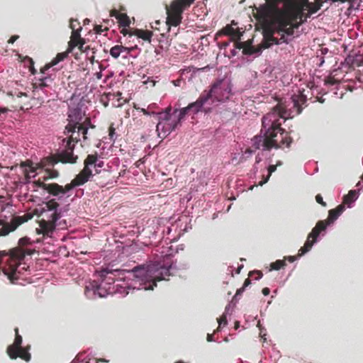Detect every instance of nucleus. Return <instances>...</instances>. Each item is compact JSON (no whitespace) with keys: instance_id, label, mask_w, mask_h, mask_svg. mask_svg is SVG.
<instances>
[{"instance_id":"nucleus-1","label":"nucleus","mask_w":363,"mask_h":363,"mask_svg":"<svg viewBox=\"0 0 363 363\" xmlns=\"http://www.w3.org/2000/svg\"><path fill=\"white\" fill-rule=\"evenodd\" d=\"M172 267V262L162 264L152 262L147 264H137L131 269L125 264L118 269L102 268L96 272L98 280H93L86 285L84 294L88 298H104L116 294L125 297L130 289L153 290L156 284H148V280L162 279L164 275L169 274Z\"/></svg>"},{"instance_id":"nucleus-2","label":"nucleus","mask_w":363,"mask_h":363,"mask_svg":"<svg viewBox=\"0 0 363 363\" xmlns=\"http://www.w3.org/2000/svg\"><path fill=\"white\" fill-rule=\"evenodd\" d=\"M303 91L304 90L301 91L300 89H297L296 92L293 91V94H288L284 101H280L267 114L272 116V126L268 134L269 144L265 142L264 150L291 147L293 139L289 135V133L281 128V124L287 119L301 113V106L307 101V96Z\"/></svg>"},{"instance_id":"nucleus-3","label":"nucleus","mask_w":363,"mask_h":363,"mask_svg":"<svg viewBox=\"0 0 363 363\" xmlns=\"http://www.w3.org/2000/svg\"><path fill=\"white\" fill-rule=\"evenodd\" d=\"M82 184L76 176L69 184L60 186L56 197H53V202L43 201L42 205L35 208L34 213L40 218V228L36 230L38 234L43 235V241L52 240L56 230L67 228V221L63 218L69 210V203L60 206L55 201H65L71 196L73 190Z\"/></svg>"},{"instance_id":"nucleus-4","label":"nucleus","mask_w":363,"mask_h":363,"mask_svg":"<svg viewBox=\"0 0 363 363\" xmlns=\"http://www.w3.org/2000/svg\"><path fill=\"white\" fill-rule=\"evenodd\" d=\"M257 11L263 24L269 26L274 35H280V38H276L274 41L277 45H289L294 40V27L289 26L298 18L299 13L296 10L284 11H281L279 6L263 3L257 8Z\"/></svg>"},{"instance_id":"nucleus-5","label":"nucleus","mask_w":363,"mask_h":363,"mask_svg":"<svg viewBox=\"0 0 363 363\" xmlns=\"http://www.w3.org/2000/svg\"><path fill=\"white\" fill-rule=\"evenodd\" d=\"M82 126L79 124L78 127L75 129V133H69V134L65 129V133L67 135H69L68 139L64 138L62 140V143H60V147L57 152V160H53L52 161V165L54 166L55 164L58 162L62 163H70L74 164L77 162L78 158L77 155L74 154V150L75 147V144L77 143L79 140V134L80 132L82 133Z\"/></svg>"},{"instance_id":"nucleus-6","label":"nucleus","mask_w":363,"mask_h":363,"mask_svg":"<svg viewBox=\"0 0 363 363\" xmlns=\"http://www.w3.org/2000/svg\"><path fill=\"white\" fill-rule=\"evenodd\" d=\"M34 171L28 173L24 183L27 184L28 190L35 193V197L42 200H48L53 202V197H56L61 185L57 183H45L40 180L31 181V178L35 177Z\"/></svg>"},{"instance_id":"nucleus-7","label":"nucleus","mask_w":363,"mask_h":363,"mask_svg":"<svg viewBox=\"0 0 363 363\" xmlns=\"http://www.w3.org/2000/svg\"><path fill=\"white\" fill-rule=\"evenodd\" d=\"M84 106V97L72 96L70 99V104L68 108L67 116L69 123L66 125L65 129L67 133H74L75 129L78 127L80 121L83 118L82 108Z\"/></svg>"},{"instance_id":"nucleus-8","label":"nucleus","mask_w":363,"mask_h":363,"mask_svg":"<svg viewBox=\"0 0 363 363\" xmlns=\"http://www.w3.org/2000/svg\"><path fill=\"white\" fill-rule=\"evenodd\" d=\"M172 109L171 106L167 107L161 111L157 119L156 131L160 138L164 139L174 131L179 125L176 120L172 121Z\"/></svg>"},{"instance_id":"nucleus-9","label":"nucleus","mask_w":363,"mask_h":363,"mask_svg":"<svg viewBox=\"0 0 363 363\" xmlns=\"http://www.w3.org/2000/svg\"><path fill=\"white\" fill-rule=\"evenodd\" d=\"M223 81V79H218L211 84L208 90L203 91L196 101L189 104L188 107L190 109V112L193 114H197L201 111H203L205 113H208L211 108H204L203 106L213 96Z\"/></svg>"},{"instance_id":"nucleus-10","label":"nucleus","mask_w":363,"mask_h":363,"mask_svg":"<svg viewBox=\"0 0 363 363\" xmlns=\"http://www.w3.org/2000/svg\"><path fill=\"white\" fill-rule=\"evenodd\" d=\"M104 166V161L98 158L96 155H89L84 161V169L77 175L80 179L81 184H84L91 180L94 174L92 169H95L96 174H101V170L99 169Z\"/></svg>"},{"instance_id":"nucleus-11","label":"nucleus","mask_w":363,"mask_h":363,"mask_svg":"<svg viewBox=\"0 0 363 363\" xmlns=\"http://www.w3.org/2000/svg\"><path fill=\"white\" fill-rule=\"evenodd\" d=\"M195 0H174L171 4V13H168L167 24L170 26H179L182 19L184 11Z\"/></svg>"},{"instance_id":"nucleus-12","label":"nucleus","mask_w":363,"mask_h":363,"mask_svg":"<svg viewBox=\"0 0 363 363\" xmlns=\"http://www.w3.org/2000/svg\"><path fill=\"white\" fill-rule=\"evenodd\" d=\"M16 337L13 344L10 345L7 347L6 352L9 357L12 359H16L18 357H21L26 362H29L31 358V355L29 353V348H23L22 347L23 339L22 337L18 334V329L16 328Z\"/></svg>"},{"instance_id":"nucleus-13","label":"nucleus","mask_w":363,"mask_h":363,"mask_svg":"<svg viewBox=\"0 0 363 363\" xmlns=\"http://www.w3.org/2000/svg\"><path fill=\"white\" fill-rule=\"evenodd\" d=\"M272 116L270 115H265L262 119V128L259 133L253 137L252 139V146L259 150L262 146V151L264 148L265 142L269 144V132L270 131V126H272Z\"/></svg>"},{"instance_id":"nucleus-14","label":"nucleus","mask_w":363,"mask_h":363,"mask_svg":"<svg viewBox=\"0 0 363 363\" xmlns=\"http://www.w3.org/2000/svg\"><path fill=\"white\" fill-rule=\"evenodd\" d=\"M184 245H183V244L178 245L174 252H173V250H172V247H169L168 253H167L164 256H162V259L161 260L157 261L158 262L161 263L162 264H163L164 263H169V262L172 263L173 267L169 269V274L164 275L163 278L161 279H159L157 278H151L150 280H148V282H147L148 284H155L157 285L156 282L157 281L165 280L166 279V277H169V276L172 275V273L170 272L171 269L178 270L179 269H178V267L176 265V262H176V260H174L173 259L174 255L177 253L179 251L184 250ZM152 262V261H150V262H147L145 264H149V263H150Z\"/></svg>"},{"instance_id":"nucleus-15","label":"nucleus","mask_w":363,"mask_h":363,"mask_svg":"<svg viewBox=\"0 0 363 363\" xmlns=\"http://www.w3.org/2000/svg\"><path fill=\"white\" fill-rule=\"evenodd\" d=\"M32 217L31 215L28 216L26 218L23 216H19L14 217L10 223H6L0 228V236L9 235L11 232L14 231L21 224L26 222Z\"/></svg>"},{"instance_id":"nucleus-16","label":"nucleus","mask_w":363,"mask_h":363,"mask_svg":"<svg viewBox=\"0 0 363 363\" xmlns=\"http://www.w3.org/2000/svg\"><path fill=\"white\" fill-rule=\"evenodd\" d=\"M318 229H312L311 232L308 234L307 240L304 245L301 247L298 251V256L301 257L306 253L309 252L314 244L320 241L321 237L319 236Z\"/></svg>"},{"instance_id":"nucleus-17","label":"nucleus","mask_w":363,"mask_h":363,"mask_svg":"<svg viewBox=\"0 0 363 363\" xmlns=\"http://www.w3.org/2000/svg\"><path fill=\"white\" fill-rule=\"evenodd\" d=\"M264 28L263 31V39L260 44V48L263 50L264 49H268L272 48L273 45H277L276 37L274 36L272 29L267 25H264Z\"/></svg>"},{"instance_id":"nucleus-18","label":"nucleus","mask_w":363,"mask_h":363,"mask_svg":"<svg viewBox=\"0 0 363 363\" xmlns=\"http://www.w3.org/2000/svg\"><path fill=\"white\" fill-rule=\"evenodd\" d=\"M177 227L180 228V231L179 235L172 239H171V242L177 241L181 235L184 234L185 232H187L189 229H191V219H189L186 216H182L179 218V219L176 222Z\"/></svg>"},{"instance_id":"nucleus-19","label":"nucleus","mask_w":363,"mask_h":363,"mask_svg":"<svg viewBox=\"0 0 363 363\" xmlns=\"http://www.w3.org/2000/svg\"><path fill=\"white\" fill-rule=\"evenodd\" d=\"M272 6H279V4H282L283 6L281 8V11H289L296 9L297 0H266Z\"/></svg>"},{"instance_id":"nucleus-20","label":"nucleus","mask_w":363,"mask_h":363,"mask_svg":"<svg viewBox=\"0 0 363 363\" xmlns=\"http://www.w3.org/2000/svg\"><path fill=\"white\" fill-rule=\"evenodd\" d=\"M262 53V50L259 48H255L253 46H244L242 48V55L247 56V61L251 62L255 57L260 56Z\"/></svg>"},{"instance_id":"nucleus-21","label":"nucleus","mask_w":363,"mask_h":363,"mask_svg":"<svg viewBox=\"0 0 363 363\" xmlns=\"http://www.w3.org/2000/svg\"><path fill=\"white\" fill-rule=\"evenodd\" d=\"M345 63L349 66L360 67L363 63V55L359 52L350 53L345 59Z\"/></svg>"},{"instance_id":"nucleus-22","label":"nucleus","mask_w":363,"mask_h":363,"mask_svg":"<svg viewBox=\"0 0 363 363\" xmlns=\"http://www.w3.org/2000/svg\"><path fill=\"white\" fill-rule=\"evenodd\" d=\"M359 196V189L350 190L348 194L343 196V202L347 204V208L353 207L354 202Z\"/></svg>"},{"instance_id":"nucleus-23","label":"nucleus","mask_w":363,"mask_h":363,"mask_svg":"<svg viewBox=\"0 0 363 363\" xmlns=\"http://www.w3.org/2000/svg\"><path fill=\"white\" fill-rule=\"evenodd\" d=\"M207 185L204 176H199L194 179L190 184V190L193 192L201 191Z\"/></svg>"},{"instance_id":"nucleus-24","label":"nucleus","mask_w":363,"mask_h":363,"mask_svg":"<svg viewBox=\"0 0 363 363\" xmlns=\"http://www.w3.org/2000/svg\"><path fill=\"white\" fill-rule=\"evenodd\" d=\"M335 220H333V218L329 217L326 221L324 220H319L313 229H318V232L319 233V236H325L326 233V230L328 226L332 225L334 223Z\"/></svg>"},{"instance_id":"nucleus-25","label":"nucleus","mask_w":363,"mask_h":363,"mask_svg":"<svg viewBox=\"0 0 363 363\" xmlns=\"http://www.w3.org/2000/svg\"><path fill=\"white\" fill-rule=\"evenodd\" d=\"M67 52H60L58 53L55 57H54L51 62L45 65L43 69H42V73L45 74V71L50 69L51 67L57 65L59 62L63 61L65 58L67 57Z\"/></svg>"},{"instance_id":"nucleus-26","label":"nucleus","mask_w":363,"mask_h":363,"mask_svg":"<svg viewBox=\"0 0 363 363\" xmlns=\"http://www.w3.org/2000/svg\"><path fill=\"white\" fill-rule=\"evenodd\" d=\"M323 6V2L321 0H318L314 4L310 5L309 10L308 13H306L305 18L302 19L301 18V23H304L307 21L308 18H311V16L313 14L318 12V10L320 9L321 6Z\"/></svg>"},{"instance_id":"nucleus-27","label":"nucleus","mask_w":363,"mask_h":363,"mask_svg":"<svg viewBox=\"0 0 363 363\" xmlns=\"http://www.w3.org/2000/svg\"><path fill=\"white\" fill-rule=\"evenodd\" d=\"M138 46L135 45L134 47H125V50L123 51V59H129V58H136L138 57V52L134 53V52L138 50Z\"/></svg>"},{"instance_id":"nucleus-28","label":"nucleus","mask_w":363,"mask_h":363,"mask_svg":"<svg viewBox=\"0 0 363 363\" xmlns=\"http://www.w3.org/2000/svg\"><path fill=\"white\" fill-rule=\"evenodd\" d=\"M345 210V206L343 204H340L337 206L335 209H331L328 212V216L332 217L333 220H336L339 216L343 213Z\"/></svg>"},{"instance_id":"nucleus-29","label":"nucleus","mask_w":363,"mask_h":363,"mask_svg":"<svg viewBox=\"0 0 363 363\" xmlns=\"http://www.w3.org/2000/svg\"><path fill=\"white\" fill-rule=\"evenodd\" d=\"M125 50V46L121 45H116L110 50V55L114 59H117L121 55L123 57V51Z\"/></svg>"},{"instance_id":"nucleus-30","label":"nucleus","mask_w":363,"mask_h":363,"mask_svg":"<svg viewBox=\"0 0 363 363\" xmlns=\"http://www.w3.org/2000/svg\"><path fill=\"white\" fill-rule=\"evenodd\" d=\"M118 16V23L120 27L127 28L130 25V20L126 13H122L121 15H117Z\"/></svg>"},{"instance_id":"nucleus-31","label":"nucleus","mask_w":363,"mask_h":363,"mask_svg":"<svg viewBox=\"0 0 363 363\" xmlns=\"http://www.w3.org/2000/svg\"><path fill=\"white\" fill-rule=\"evenodd\" d=\"M277 165L269 164L267 167V174L266 176H263V179L259 182L258 185L263 186L266 184L269 180L272 174L277 170Z\"/></svg>"},{"instance_id":"nucleus-32","label":"nucleus","mask_w":363,"mask_h":363,"mask_svg":"<svg viewBox=\"0 0 363 363\" xmlns=\"http://www.w3.org/2000/svg\"><path fill=\"white\" fill-rule=\"evenodd\" d=\"M152 32L151 30H138L136 35L145 41L150 42L152 36Z\"/></svg>"},{"instance_id":"nucleus-33","label":"nucleus","mask_w":363,"mask_h":363,"mask_svg":"<svg viewBox=\"0 0 363 363\" xmlns=\"http://www.w3.org/2000/svg\"><path fill=\"white\" fill-rule=\"evenodd\" d=\"M177 111H179V114L177 116V119L176 120L178 121V123L180 125L181 120L185 117L186 114H188L190 112V109L189 108L188 106L184 108H182L180 109H174L173 113H176Z\"/></svg>"},{"instance_id":"nucleus-34","label":"nucleus","mask_w":363,"mask_h":363,"mask_svg":"<svg viewBox=\"0 0 363 363\" xmlns=\"http://www.w3.org/2000/svg\"><path fill=\"white\" fill-rule=\"evenodd\" d=\"M39 80V86L40 88H43L50 86V84L53 82V78L51 75L47 74L46 76H43Z\"/></svg>"},{"instance_id":"nucleus-35","label":"nucleus","mask_w":363,"mask_h":363,"mask_svg":"<svg viewBox=\"0 0 363 363\" xmlns=\"http://www.w3.org/2000/svg\"><path fill=\"white\" fill-rule=\"evenodd\" d=\"M160 43H164V45L161 44L160 46L156 48L155 50V52L156 53L157 55H160L162 56L163 52L168 50L169 47L170 46V43L168 41H165L164 42V41H162V40H160Z\"/></svg>"},{"instance_id":"nucleus-36","label":"nucleus","mask_w":363,"mask_h":363,"mask_svg":"<svg viewBox=\"0 0 363 363\" xmlns=\"http://www.w3.org/2000/svg\"><path fill=\"white\" fill-rule=\"evenodd\" d=\"M245 161V154L234 153L231 158V162L234 165H238Z\"/></svg>"},{"instance_id":"nucleus-37","label":"nucleus","mask_w":363,"mask_h":363,"mask_svg":"<svg viewBox=\"0 0 363 363\" xmlns=\"http://www.w3.org/2000/svg\"><path fill=\"white\" fill-rule=\"evenodd\" d=\"M95 125L91 124L90 119L86 118L84 121V126L82 127V134H83V139L84 140H86L87 137V133L89 128H94Z\"/></svg>"},{"instance_id":"nucleus-38","label":"nucleus","mask_w":363,"mask_h":363,"mask_svg":"<svg viewBox=\"0 0 363 363\" xmlns=\"http://www.w3.org/2000/svg\"><path fill=\"white\" fill-rule=\"evenodd\" d=\"M359 6V4L357 0H350L349 1V7L347 8V11L346 13L350 15L353 10L358 9Z\"/></svg>"},{"instance_id":"nucleus-39","label":"nucleus","mask_w":363,"mask_h":363,"mask_svg":"<svg viewBox=\"0 0 363 363\" xmlns=\"http://www.w3.org/2000/svg\"><path fill=\"white\" fill-rule=\"evenodd\" d=\"M271 270H279L281 268L286 266V262L284 260L278 259L271 264Z\"/></svg>"},{"instance_id":"nucleus-40","label":"nucleus","mask_w":363,"mask_h":363,"mask_svg":"<svg viewBox=\"0 0 363 363\" xmlns=\"http://www.w3.org/2000/svg\"><path fill=\"white\" fill-rule=\"evenodd\" d=\"M296 10L299 13L298 18L296 21L299 20V23H298V25L295 26L294 28H298V26L302 24V23H301V18L302 19H304L306 13H303V10H304L303 7H301V8L298 9V1H297V5H296Z\"/></svg>"},{"instance_id":"nucleus-41","label":"nucleus","mask_w":363,"mask_h":363,"mask_svg":"<svg viewBox=\"0 0 363 363\" xmlns=\"http://www.w3.org/2000/svg\"><path fill=\"white\" fill-rule=\"evenodd\" d=\"M242 48H243V43L236 42L235 47L230 50L231 56L235 57L238 53V50L242 51Z\"/></svg>"},{"instance_id":"nucleus-42","label":"nucleus","mask_w":363,"mask_h":363,"mask_svg":"<svg viewBox=\"0 0 363 363\" xmlns=\"http://www.w3.org/2000/svg\"><path fill=\"white\" fill-rule=\"evenodd\" d=\"M192 193L193 191H190V192H189L185 196H184L183 198L180 199V205L182 206H186L189 201H190L192 198H193V195H192Z\"/></svg>"},{"instance_id":"nucleus-43","label":"nucleus","mask_w":363,"mask_h":363,"mask_svg":"<svg viewBox=\"0 0 363 363\" xmlns=\"http://www.w3.org/2000/svg\"><path fill=\"white\" fill-rule=\"evenodd\" d=\"M86 357L85 353H79L70 363H83Z\"/></svg>"},{"instance_id":"nucleus-44","label":"nucleus","mask_w":363,"mask_h":363,"mask_svg":"<svg viewBox=\"0 0 363 363\" xmlns=\"http://www.w3.org/2000/svg\"><path fill=\"white\" fill-rule=\"evenodd\" d=\"M82 30V27L79 26L78 28L77 29H74L72 32V40H80L81 38V34H80V32Z\"/></svg>"},{"instance_id":"nucleus-45","label":"nucleus","mask_w":363,"mask_h":363,"mask_svg":"<svg viewBox=\"0 0 363 363\" xmlns=\"http://www.w3.org/2000/svg\"><path fill=\"white\" fill-rule=\"evenodd\" d=\"M142 112L145 116H155L157 118V120L159 118V117L160 116V114H161V111H159V112L150 111H148V110H147L145 108H143L142 109Z\"/></svg>"},{"instance_id":"nucleus-46","label":"nucleus","mask_w":363,"mask_h":363,"mask_svg":"<svg viewBox=\"0 0 363 363\" xmlns=\"http://www.w3.org/2000/svg\"><path fill=\"white\" fill-rule=\"evenodd\" d=\"M337 84V79H335L333 77H325L324 79V84L326 86H334V85H336Z\"/></svg>"},{"instance_id":"nucleus-47","label":"nucleus","mask_w":363,"mask_h":363,"mask_svg":"<svg viewBox=\"0 0 363 363\" xmlns=\"http://www.w3.org/2000/svg\"><path fill=\"white\" fill-rule=\"evenodd\" d=\"M245 291L244 288H240L237 290L235 294L234 295L233 298V301H235V303L233 304V306H235V303L239 301L240 296L242 294V293Z\"/></svg>"},{"instance_id":"nucleus-48","label":"nucleus","mask_w":363,"mask_h":363,"mask_svg":"<svg viewBox=\"0 0 363 363\" xmlns=\"http://www.w3.org/2000/svg\"><path fill=\"white\" fill-rule=\"evenodd\" d=\"M218 324H219V327L216 330V332H219L220 330V327L223 325V326L226 325L228 324V320H227V317H226V315L225 314H223L221 318H220L218 319Z\"/></svg>"},{"instance_id":"nucleus-49","label":"nucleus","mask_w":363,"mask_h":363,"mask_svg":"<svg viewBox=\"0 0 363 363\" xmlns=\"http://www.w3.org/2000/svg\"><path fill=\"white\" fill-rule=\"evenodd\" d=\"M10 110L6 107L0 106V121H3L6 118V114Z\"/></svg>"},{"instance_id":"nucleus-50","label":"nucleus","mask_w":363,"mask_h":363,"mask_svg":"<svg viewBox=\"0 0 363 363\" xmlns=\"http://www.w3.org/2000/svg\"><path fill=\"white\" fill-rule=\"evenodd\" d=\"M315 59L317 60V63L316 65H318V67H320L321 66H323V65L324 64L325 62V58H324V56H322L321 55H319L318 52H317V55L315 56Z\"/></svg>"},{"instance_id":"nucleus-51","label":"nucleus","mask_w":363,"mask_h":363,"mask_svg":"<svg viewBox=\"0 0 363 363\" xmlns=\"http://www.w3.org/2000/svg\"><path fill=\"white\" fill-rule=\"evenodd\" d=\"M48 176H44L43 179L45 180L48 177L49 178H56L58 177L59 173L57 170H51L50 172H48Z\"/></svg>"},{"instance_id":"nucleus-52","label":"nucleus","mask_w":363,"mask_h":363,"mask_svg":"<svg viewBox=\"0 0 363 363\" xmlns=\"http://www.w3.org/2000/svg\"><path fill=\"white\" fill-rule=\"evenodd\" d=\"M77 45V43L72 40L69 43L68 48L65 52H67V55L72 52L73 49Z\"/></svg>"},{"instance_id":"nucleus-53","label":"nucleus","mask_w":363,"mask_h":363,"mask_svg":"<svg viewBox=\"0 0 363 363\" xmlns=\"http://www.w3.org/2000/svg\"><path fill=\"white\" fill-rule=\"evenodd\" d=\"M262 161V157L258 154L255 157V164L253 167V170L255 173H256L258 171V167L256 164H259Z\"/></svg>"},{"instance_id":"nucleus-54","label":"nucleus","mask_w":363,"mask_h":363,"mask_svg":"<svg viewBox=\"0 0 363 363\" xmlns=\"http://www.w3.org/2000/svg\"><path fill=\"white\" fill-rule=\"evenodd\" d=\"M315 201L323 206H326V203L323 201V197L320 194H318L315 196Z\"/></svg>"},{"instance_id":"nucleus-55","label":"nucleus","mask_w":363,"mask_h":363,"mask_svg":"<svg viewBox=\"0 0 363 363\" xmlns=\"http://www.w3.org/2000/svg\"><path fill=\"white\" fill-rule=\"evenodd\" d=\"M257 326L259 328V330H260V336L264 339V340L265 341L266 340V333H265V329L264 328H262L261 327V324H260V320L258 321V324H257Z\"/></svg>"},{"instance_id":"nucleus-56","label":"nucleus","mask_w":363,"mask_h":363,"mask_svg":"<svg viewBox=\"0 0 363 363\" xmlns=\"http://www.w3.org/2000/svg\"><path fill=\"white\" fill-rule=\"evenodd\" d=\"M79 22L76 19L71 18L69 22V27L73 30L74 29H77V25H79Z\"/></svg>"},{"instance_id":"nucleus-57","label":"nucleus","mask_w":363,"mask_h":363,"mask_svg":"<svg viewBox=\"0 0 363 363\" xmlns=\"http://www.w3.org/2000/svg\"><path fill=\"white\" fill-rule=\"evenodd\" d=\"M109 135H110V139L113 141V142H115L116 139V134L115 133V129L114 128H111L110 130V133H109Z\"/></svg>"},{"instance_id":"nucleus-58","label":"nucleus","mask_w":363,"mask_h":363,"mask_svg":"<svg viewBox=\"0 0 363 363\" xmlns=\"http://www.w3.org/2000/svg\"><path fill=\"white\" fill-rule=\"evenodd\" d=\"M253 152H254V150L247 149L242 154H245V158L246 160L247 157H250L253 154Z\"/></svg>"},{"instance_id":"nucleus-59","label":"nucleus","mask_w":363,"mask_h":363,"mask_svg":"<svg viewBox=\"0 0 363 363\" xmlns=\"http://www.w3.org/2000/svg\"><path fill=\"white\" fill-rule=\"evenodd\" d=\"M317 52L319 53V55H321L322 56H324L325 54L328 52V48H322L321 49L318 50Z\"/></svg>"},{"instance_id":"nucleus-60","label":"nucleus","mask_w":363,"mask_h":363,"mask_svg":"<svg viewBox=\"0 0 363 363\" xmlns=\"http://www.w3.org/2000/svg\"><path fill=\"white\" fill-rule=\"evenodd\" d=\"M121 13L118 12V11H117V10H116V9H113V10H111V12H110V16H111V17H114V18H116V19H118V16H117V15H121Z\"/></svg>"},{"instance_id":"nucleus-61","label":"nucleus","mask_w":363,"mask_h":363,"mask_svg":"<svg viewBox=\"0 0 363 363\" xmlns=\"http://www.w3.org/2000/svg\"><path fill=\"white\" fill-rule=\"evenodd\" d=\"M252 273H255L257 274V276H256V278L255 279L257 281L259 280L263 276L262 273L260 271H254Z\"/></svg>"},{"instance_id":"nucleus-62","label":"nucleus","mask_w":363,"mask_h":363,"mask_svg":"<svg viewBox=\"0 0 363 363\" xmlns=\"http://www.w3.org/2000/svg\"><path fill=\"white\" fill-rule=\"evenodd\" d=\"M230 45V41L222 43L219 45L220 50L225 49Z\"/></svg>"},{"instance_id":"nucleus-63","label":"nucleus","mask_w":363,"mask_h":363,"mask_svg":"<svg viewBox=\"0 0 363 363\" xmlns=\"http://www.w3.org/2000/svg\"><path fill=\"white\" fill-rule=\"evenodd\" d=\"M251 284V281L250 279H246L245 280V282L243 284V286L241 288H244V290H245V288L247 287L249 285Z\"/></svg>"},{"instance_id":"nucleus-64","label":"nucleus","mask_w":363,"mask_h":363,"mask_svg":"<svg viewBox=\"0 0 363 363\" xmlns=\"http://www.w3.org/2000/svg\"><path fill=\"white\" fill-rule=\"evenodd\" d=\"M19 38L18 35H13L10 38L9 40V43H13L18 38Z\"/></svg>"}]
</instances>
